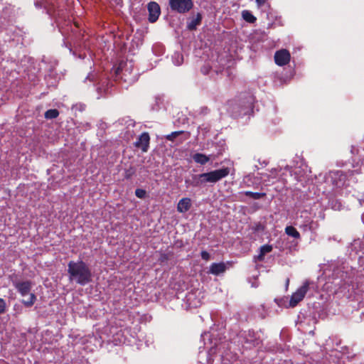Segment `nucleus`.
<instances>
[{"mask_svg":"<svg viewBox=\"0 0 364 364\" xmlns=\"http://www.w3.org/2000/svg\"><path fill=\"white\" fill-rule=\"evenodd\" d=\"M67 271L70 282L85 286L92 280V274L90 268L88 264L81 259L76 262L70 261L68 264Z\"/></svg>","mask_w":364,"mask_h":364,"instance_id":"f257e3e1","label":"nucleus"},{"mask_svg":"<svg viewBox=\"0 0 364 364\" xmlns=\"http://www.w3.org/2000/svg\"><path fill=\"white\" fill-rule=\"evenodd\" d=\"M230 173L228 168H223L208 173L193 174L191 178H186L185 184L188 187H200L207 183H215L226 177Z\"/></svg>","mask_w":364,"mask_h":364,"instance_id":"f03ea898","label":"nucleus"},{"mask_svg":"<svg viewBox=\"0 0 364 364\" xmlns=\"http://www.w3.org/2000/svg\"><path fill=\"white\" fill-rule=\"evenodd\" d=\"M168 4L172 11L178 14H186L193 7L192 0H168Z\"/></svg>","mask_w":364,"mask_h":364,"instance_id":"7ed1b4c3","label":"nucleus"},{"mask_svg":"<svg viewBox=\"0 0 364 364\" xmlns=\"http://www.w3.org/2000/svg\"><path fill=\"white\" fill-rule=\"evenodd\" d=\"M309 282L306 281L302 286L291 295L289 304L290 307H295L304 298L309 289Z\"/></svg>","mask_w":364,"mask_h":364,"instance_id":"20e7f679","label":"nucleus"},{"mask_svg":"<svg viewBox=\"0 0 364 364\" xmlns=\"http://www.w3.org/2000/svg\"><path fill=\"white\" fill-rule=\"evenodd\" d=\"M240 337L244 343L249 345L248 347H255L260 344L261 340L254 331L249 330L240 333Z\"/></svg>","mask_w":364,"mask_h":364,"instance_id":"39448f33","label":"nucleus"},{"mask_svg":"<svg viewBox=\"0 0 364 364\" xmlns=\"http://www.w3.org/2000/svg\"><path fill=\"white\" fill-rule=\"evenodd\" d=\"M255 97L250 92H248V95L239 104L240 107L239 114L246 115L252 112Z\"/></svg>","mask_w":364,"mask_h":364,"instance_id":"423d86ee","label":"nucleus"},{"mask_svg":"<svg viewBox=\"0 0 364 364\" xmlns=\"http://www.w3.org/2000/svg\"><path fill=\"white\" fill-rule=\"evenodd\" d=\"M291 59V55L287 49L277 50L274 54V61L277 65L284 66L287 65Z\"/></svg>","mask_w":364,"mask_h":364,"instance_id":"0eeeda50","label":"nucleus"},{"mask_svg":"<svg viewBox=\"0 0 364 364\" xmlns=\"http://www.w3.org/2000/svg\"><path fill=\"white\" fill-rule=\"evenodd\" d=\"M149 11V21L150 23L156 22L161 14V9L159 5L155 1H151L147 6Z\"/></svg>","mask_w":364,"mask_h":364,"instance_id":"6e6552de","label":"nucleus"},{"mask_svg":"<svg viewBox=\"0 0 364 364\" xmlns=\"http://www.w3.org/2000/svg\"><path fill=\"white\" fill-rule=\"evenodd\" d=\"M12 282L14 287L22 296H25L30 293L32 288V282L31 281L20 282L14 280Z\"/></svg>","mask_w":364,"mask_h":364,"instance_id":"1a4fd4ad","label":"nucleus"},{"mask_svg":"<svg viewBox=\"0 0 364 364\" xmlns=\"http://www.w3.org/2000/svg\"><path fill=\"white\" fill-rule=\"evenodd\" d=\"M150 136L147 132H143L134 143L136 147L141 149L143 152H146L149 146Z\"/></svg>","mask_w":364,"mask_h":364,"instance_id":"9d476101","label":"nucleus"},{"mask_svg":"<svg viewBox=\"0 0 364 364\" xmlns=\"http://www.w3.org/2000/svg\"><path fill=\"white\" fill-rule=\"evenodd\" d=\"M227 268V264L224 262L213 263L210 264L208 273L218 276L223 274L226 271Z\"/></svg>","mask_w":364,"mask_h":364,"instance_id":"9b49d317","label":"nucleus"},{"mask_svg":"<svg viewBox=\"0 0 364 364\" xmlns=\"http://www.w3.org/2000/svg\"><path fill=\"white\" fill-rule=\"evenodd\" d=\"M332 178L335 186L340 188L345 185L346 175L342 171H337L333 173Z\"/></svg>","mask_w":364,"mask_h":364,"instance_id":"f8f14e48","label":"nucleus"},{"mask_svg":"<svg viewBox=\"0 0 364 364\" xmlns=\"http://www.w3.org/2000/svg\"><path fill=\"white\" fill-rule=\"evenodd\" d=\"M191 207V200L189 198L181 199L177 205V210L179 213H184L189 210Z\"/></svg>","mask_w":364,"mask_h":364,"instance_id":"ddd939ff","label":"nucleus"},{"mask_svg":"<svg viewBox=\"0 0 364 364\" xmlns=\"http://www.w3.org/2000/svg\"><path fill=\"white\" fill-rule=\"evenodd\" d=\"M202 15L198 13L195 18H193L189 22H188L187 28L189 31H195L198 26L201 23Z\"/></svg>","mask_w":364,"mask_h":364,"instance_id":"4468645a","label":"nucleus"},{"mask_svg":"<svg viewBox=\"0 0 364 364\" xmlns=\"http://www.w3.org/2000/svg\"><path fill=\"white\" fill-rule=\"evenodd\" d=\"M272 250V246L270 245H264L260 247L259 254L255 258L259 261H262L264 258V255L267 253L270 252Z\"/></svg>","mask_w":364,"mask_h":364,"instance_id":"2eb2a0df","label":"nucleus"},{"mask_svg":"<svg viewBox=\"0 0 364 364\" xmlns=\"http://www.w3.org/2000/svg\"><path fill=\"white\" fill-rule=\"evenodd\" d=\"M193 159L196 163L204 165L209 161L210 158L203 154L196 153L193 156Z\"/></svg>","mask_w":364,"mask_h":364,"instance_id":"dca6fc26","label":"nucleus"},{"mask_svg":"<svg viewBox=\"0 0 364 364\" xmlns=\"http://www.w3.org/2000/svg\"><path fill=\"white\" fill-rule=\"evenodd\" d=\"M243 19L250 23H254L257 21V18L249 11L245 10L242 13Z\"/></svg>","mask_w":364,"mask_h":364,"instance_id":"f3484780","label":"nucleus"},{"mask_svg":"<svg viewBox=\"0 0 364 364\" xmlns=\"http://www.w3.org/2000/svg\"><path fill=\"white\" fill-rule=\"evenodd\" d=\"M285 233L296 239L300 238V233L293 226H287L285 228Z\"/></svg>","mask_w":364,"mask_h":364,"instance_id":"a211bd4d","label":"nucleus"},{"mask_svg":"<svg viewBox=\"0 0 364 364\" xmlns=\"http://www.w3.org/2000/svg\"><path fill=\"white\" fill-rule=\"evenodd\" d=\"M58 115H59V112L56 109H48L44 114V117L47 119H55L58 117Z\"/></svg>","mask_w":364,"mask_h":364,"instance_id":"6ab92c4d","label":"nucleus"},{"mask_svg":"<svg viewBox=\"0 0 364 364\" xmlns=\"http://www.w3.org/2000/svg\"><path fill=\"white\" fill-rule=\"evenodd\" d=\"M244 194L246 196L250 197L254 200H259L266 196L265 193H257V192H252V191H245Z\"/></svg>","mask_w":364,"mask_h":364,"instance_id":"aec40b11","label":"nucleus"},{"mask_svg":"<svg viewBox=\"0 0 364 364\" xmlns=\"http://www.w3.org/2000/svg\"><path fill=\"white\" fill-rule=\"evenodd\" d=\"M36 300V295L33 293H31L29 294V298L27 299H23L22 303L24 304L25 306L31 307L34 304Z\"/></svg>","mask_w":364,"mask_h":364,"instance_id":"412c9836","label":"nucleus"},{"mask_svg":"<svg viewBox=\"0 0 364 364\" xmlns=\"http://www.w3.org/2000/svg\"><path fill=\"white\" fill-rule=\"evenodd\" d=\"M185 132L183 131L173 132L171 134L166 135L165 137L168 141H174V140Z\"/></svg>","mask_w":364,"mask_h":364,"instance_id":"4be33fe9","label":"nucleus"},{"mask_svg":"<svg viewBox=\"0 0 364 364\" xmlns=\"http://www.w3.org/2000/svg\"><path fill=\"white\" fill-rule=\"evenodd\" d=\"M313 224H314L313 220L311 219H308L305 221V223L304 224L300 225V228H303L304 230H305V231L311 230L313 228Z\"/></svg>","mask_w":364,"mask_h":364,"instance_id":"5701e85b","label":"nucleus"},{"mask_svg":"<svg viewBox=\"0 0 364 364\" xmlns=\"http://www.w3.org/2000/svg\"><path fill=\"white\" fill-rule=\"evenodd\" d=\"M252 230L254 232H263L264 230V225H262V223H255L252 226Z\"/></svg>","mask_w":364,"mask_h":364,"instance_id":"b1692460","label":"nucleus"},{"mask_svg":"<svg viewBox=\"0 0 364 364\" xmlns=\"http://www.w3.org/2000/svg\"><path fill=\"white\" fill-rule=\"evenodd\" d=\"M136 173V170L134 167H129V168L126 169L124 171V178L126 179L131 178Z\"/></svg>","mask_w":364,"mask_h":364,"instance_id":"393cba45","label":"nucleus"},{"mask_svg":"<svg viewBox=\"0 0 364 364\" xmlns=\"http://www.w3.org/2000/svg\"><path fill=\"white\" fill-rule=\"evenodd\" d=\"M86 105L83 103L79 102L72 106V109L74 111L83 112L85 109Z\"/></svg>","mask_w":364,"mask_h":364,"instance_id":"a878e982","label":"nucleus"},{"mask_svg":"<svg viewBox=\"0 0 364 364\" xmlns=\"http://www.w3.org/2000/svg\"><path fill=\"white\" fill-rule=\"evenodd\" d=\"M135 196L139 198H141V199H143L146 197V192L145 190L144 189H141V188H136L135 190Z\"/></svg>","mask_w":364,"mask_h":364,"instance_id":"bb28decb","label":"nucleus"},{"mask_svg":"<svg viewBox=\"0 0 364 364\" xmlns=\"http://www.w3.org/2000/svg\"><path fill=\"white\" fill-rule=\"evenodd\" d=\"M124 122L126 124H127L128 127H134L135 125L134 121L129 117L124 118L119 120L120 124H123Z\"/></svg>","mask_w":364,"mask_h":364,"instance_id":"cd10ccee","label":"nucleus"},{"mask_svg":"<svg viewBox=\"0 0 364 364\" xmlns=\"http://www.w3.org/2000/svg\"><path fill=\"white\" fill-rule=\"evenodd\" d=\"M6 306V301L3 299L0 298V314L5 311Z\"/></svg>","mask_w":364,"mask_h":364,"instance_id":"c85d7f7f","label":"nucleus"},{"mask_svg":"<svg viewBox=\"0 0 364 364\" xmlns=\"http://www.w3.org/2000/svg\"><path fill=\"white\" fill-rule=\"evenodd\" d=\"M200 255H201L202 259L205 261H208L210 258V254L207 251H205V250L201 252Z\"/></svg>","mask_w":364,"mask_h":364,"instance_id":"c756f323","label":"nucleus"},{"mask_svg":"<svg viewBox=\"0 0 364 364\" xmlns=\"http://www.w3.org/2000/svg\"><path fill=\"white\" fill-rule=\"evenodd\" d=\"M168 259H169V256H168V254H165V253H164V254H161V257H160V258H159V261H160L161 262H165V261H167Z\"/></svg>","mask_w":364,"mask_h":364,"instance_id":"7c9ffc66","label":"nucleus"},{"mask_svg":"<svg viewBox=\"0 0 364 364\" xmlns=\"http://www.w3.org/2000/svg\"><path fill=\"white\" fill-rule=\"evenodd\" d=\"M255 1H256L257 6L259 8H260L266 4L267 0H255Z\"/></svg>","mask_w":364,"mask_h":364,"instance_id":"2f4dec72","label":"nucleus"},{"mask_svg":"<svg viewBox=\"0 0 364 364\" xmlns=\"http://www.w3.org/2000/svg\"><path fill=\"white\" fill-rule=\"evenodd\" d=\"M360 266L363 268V270H364V259L362 258L360 259Z\"/></svg>","mask_w":364,"mask_h":364,"instance_id":"473e14b6","label":"nucleus"},{"mask_svg":"<svg viewBox=\"0 0 364 364\" xmlns=\"http://www.w3.org/2000/svg\"><path fill=\"white\" fill-rule=\"evenodd\" d=\"M262 164H264V165L265 166V165H267V163L265 161H264L262 162Z\"/></svg>","mask_w":364,"mask_h":364,"instance_id":"72a5a7b5","label":"nucleus"},{"mask_svg":"<svg viewBox=\"0 0 364 364\" xmlns=\"http://www.w3.org/2000/svg\"><path fill=\"white\" fill-rule=\"evenodd\" d=\"M119 68H118L117 69V70H116V73H117H117H119Z\"/></svg>","mask_w":364,"mask_h":364,"instance_id":"f704fd0d","label":"nucleus"},{"mask_svg":"<svg viewBox=\"0 0 364 364\" xmlns=\"http://www.w3.org/2000/svg\"><path fill=\"white\" fill-rule=\"evenodd\" d=\"M289 279H287V285H288V284H289Z\"/></svg>","mask_w":364,"mask_h":364,"instance_id":"c9c22d12","label":"nucleus"},{"mask_svg":"<svg viewBox=\"0 0 364 364\" xmlns=\"http://www.w3.org/2000/svg\"><path fill=\"white\" fill-rule=\"evenodd\" d=\"M86 127H90V124L87 123Z\"/></svg>","mask_w":364,"mask_h":364,"instance_id":"e433bc0d","label":"nucleus"},{"mask_svg":"<svg viewBox=\"0 0 364 364\" xmlns=\"http://www.w3.org/2000/svg\"><path fill=\"white\" fill-rule=\"evenodd\" d=\"M202 72H204V73H205V72H206V70H203H203H202Z\"/></svg>","mask_w":364,"mask_h":364,"instance_id":"4c0bfd02","label":"nucleus"},{"mask_svg":"<svg viewBox=\"0 0 364 364\" xmlns=\"http://www.w3.org/2000/svg\"><path fill=\"white\" fill-rule=\"evenodd\" d=\"M202 72H204V73H205V72H206V70H203H203H202Z\"/></svg>","mask_w":364,"mask_h":364,"instance_id":"58836bf2","label":"nucleus"}]
</instances>
